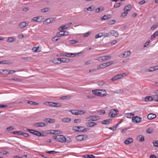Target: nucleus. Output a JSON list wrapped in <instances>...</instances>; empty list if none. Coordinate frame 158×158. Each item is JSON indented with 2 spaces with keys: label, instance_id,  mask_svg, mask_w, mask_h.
<instances>
[{
  "label": "nucleus",
  "instance_id": "f257e3e1",
  "mask_svg": "<svg viewBox=\"0 0 158 158\" xmlns=\"http://www.w3.org/2000/svg\"><path fill=\"white\" fill-rule=\"evenodd\" d=\"M92 92L94 94L98 96L103 97L106 95V91L103 89L93 90Z\"/></svg>",
  "mask_w": 158,
  "mask_h": 158
},
{
  "label": "nucleus",
  "instance_id": "f03ea898",
  "mask_svg": "<svg viewBox=\"0 0 158 158\" xmlns=\"http://www.w3.org/2000/svg\"><path fill=\"white\" fill-rule=\"evenodd\" d=\"M53 138L55 139L58 141L61 142H64L66 141V138L65 136L62 135H54L52 136Z\"/></svg>",
  "mask_w": 158,
  "mask_h": 158
},
{
  "label": "nucleus",
  "instance_id": "7ed1b4c3",
  "mask_svg": "<svg viewBox=\"0 0 158 158\" xmlns=\"http://www.w3.org/2000/svg\"><path fill=\"white\" fill-rule=\"evenodd\" d=\"M88 121H94L100 119V117L98 116H90L85 118Z\"/></svg>",
  "mask_w": 158,
  "mask_h": 158
},
{
  "label": "nucleus",
  "instance_id": "20e7f679",
  "mask_svg": "<svg viewBox=\"0 0 158 158\" xmlns=\"http://www.w3.org/2000/svg\"><path fill=\"white\" fill-rule=\"evenodd\" d=\"M110 36V34L109 33L106 32H100L97 34L95 36L96 39H98L100 37H109Z\"/></svg>",
  "mask_w": 158,
  "mask_h": 158
},
{
  "label": "nucleus",
  "instance_id": "39448f33",
  "mask_svg": "<svg viewBox=\"0 0 158 158\" xmlns=\"http://www.w3.org/2000/svg\"><path fill=\"white\" fill-rule=\"evenodd\" d=\"M118 112V111L115 109L111 110L109 112V115L111 117H114L117 115Z\"/></svg>",
  "mask_w": 158,
  "mask_h": 158
},
{
  "label": "nucleus",
  "instance_id": "423d86ee",
  "mask_svg": "<svg viewBox=\"0 0 158 158\" xmlns=\"http://www.w3.org/2000/svg\"><path fill=\"white\" fill-rule=\"evenodd\" d=\"M130 51H127L125 52L124 53H122L119 56L120 57H125L126 58L127 56H130L131 54Z\"/></svg>",
  "mask_w": 158,
  "mask_h": 158
},
{
  "label": "nucleus",
  "instance_id": "0eeeda50",
  "mask_svg": "<svg viewBox=\"0 0 158 158\" xmlns=\"http://www.w3.org/2000/svg\"><path fill=\"white\" fill-rule=\"evenodd\" d=\"M142 120V118L139 116H135L133 117L132 118V121L133 122L135 123H139Z\"/></svg>",
  "mask_w": 158,
  "mask_h": 158
},
{
  "label": "nucleus",
  "instance_id": "6e6552de",
  "mask_svg": "<svg viewBox=\"0 0 158 158\" xmlns=\"http://www.w3.org/2000/svg\"><path fill=\"white\" fill-rule=\"evenodd\" d=\"M45 126V124L43 122H40L38 123H35L33 124V126H36L37 127H44Z\"/></svg>",
  "mask_w": 158,
  "mask_h": 158
},
{
  "label": "nucleus",
  "instance_id": "1a4fd4ad",
  "mask_svg": "<svg viewBox=\"0 0 158 158\" xmlns=\"http://www.w3.org/2000/svg\"><path fill=\"white\" fill-rule=\"evenodd\" d=\"M110 34L115 37H118L119 36V34L117 31L115 30H111L110 31Z\"/></svg>",
  "mask_w": 158,
  "mask_h": 158
},
{
  "label": "nucleus",
  "instance_id": "9d476101",
  "mask_svg": "<svg viewBox=\"0 0 158 158\" xmlns=\"http://www.w3.org/2000/svg\"><path fill=\"white\" fill-rule=\"evenodd\" d=\"M1 71L2 72L0 71V74L2 73V72H8V73H7L5 72V74H12L15 72V71L14 70H9L6 69H2Z\"/></svg>",
  "mask_w": 158,
  "mask_h": 158
},
{
  "label": "nucleus",
  "instance_id": "9b49d317",
  "mask_svg": "<svg viewBox=\"0 0 158 158\" xmlns=\"http://www.w3.org/2000/svg\"><path fill=\"white\" fill-rule=\"evenodd\" d=\"M123 76L121 74H119L115 76L114 77H113L111 80L112 81H115L116 80L121 78V77H123Z\"/></svg>",
  "mask_w": 158,
  "mask_h": 158
},
{
  "label": "nucleus",
  "instance_id": "f8f14e48",
  "mask_svg": "<svg viewBox=\"0 0 158 158\" xmlns=\"http://www.w3.org/2000/svg\"><path fill=\"white\" fill-rule=\"evenodd\" d=\"M156 116V115L155 114L150 113L148 114L147 118L148 119L152 120L155 118Z\"/></svg>",
  "mask_w": 158,
  "mask_h": 158
},
{
  "label": "nucleus",
  "instance_id": "ddd939ff",
  "mask_svg": "<svg viewBox=\"0 0 158 158\" xmlns=\"http://www.w3.org/2000/svg\"><path fill=\"white\" fill-rule=\"evenodd\" d=\"M133 141L132 138H128L124 141V143L126 145H128L131 143L133 142Z\"/></svg>",
  "mask_w": 158,
  "mask_h": 158
},
{
  "label": "nucleus",
  "instance_id": "4468645a",
  "mask_svg": "<svg viewBox=\"0 0 158 158\" xmlns=\"http://www.w3.org/2000/svg\"><path fill=\"white\" fill-rule=\"evenodd\" d=\"M27 25L25 22H23L19 23L18 25V27L20 28H23L25 27Z\"/></svg>",
  "mask_w": 158,
  "mask_h": 158
},
{
  "label": "nucleus",
  "instance_id": "2eb2a0df",
  "mask_svg": "<svg viewBox=\"0 0 158 158\" xmlns=\"http://www.w3.org/2000/svg\"><path fill=\"white\" fill-rule=\"evenodd\" d=\"M68 33V32L61 31L60 32L57 33L56 35L60 38L61 36H64L65 35H67Z\"/></svg>",
  "mask_w": 158,
  "mask_h": 158
},
{
  "label": "nucleus",
  "instance_id": "dca6fc26",
  "mask_svg": "<svg viewBox=\"0 0 158 158\" xmlns=\"http://www.w3.org/2000/svg\"><path fill=\"white\" fill-rule=\"evenodd\" d=\"M44 121L49 123H53L55 122V120L53 118H46L44 119Z\"/></svg>",
  "mask_w": 158,
  "mask_h": 158
},
{
  "label": "nucleus",
  "instance_id": "f3484780",
  "mask_svg": "<svg viewBox=\"0 0 158 158\" xmlns=\"http://www.w3.org/2000/svg\"><path fill=\"white\" fill-rule=\"evenodd\" d=\"M97 123L95 122H87L86 123V125L88 127H94L96 125Z\"/></svg>",
  "mask_w": 158,
  "mask_h": 158
},
{
  "label": "nucleus",
  "instance_id": "a211bd4d",
  "mask_svg": "<svg viewBox=\"0 0 158 158\" xmlns=\"http://www.w3.org/2000/svg\"><path fill=\"white\" fill-rule=\"evenodd\" d=\"M111 18V16L110 14H108L107 15H105L102 17L101 18V20H108L110 19Z\"/></svg>",
  "mask_w": 158,
  "mask_h": 158
},
{
  "label": "nucleus",
  "instance_id": "6ab92c4d",
  "mask_svg": "<svg viewBox=\"0 0 158 158\" xmlns=\"http://www.w3.org/2000/svg\"><path fill=\"white\" fill-rule=\"evenodd\" d=\"M85 136L84 135H80L77 136L76 137V139L78 141H81L83 139H85L84 137Z\"/></svg>",
  "mask_w": 158,
  "mask_h": 158
},
{
  "label": "nucleus",
  "instance_id": "aec40b11",
  "mask_svg": "<svg viewBox=\"0 0 158 158\" xmlns=\"http://www.w3.org/2000/svg\"><path fill=\"white\" fill-rule=\"evenodd\" d=\"M24 102L26 103H28L30 105H37L39 104L38 103L34 102L31 101H28L26 100L24 101Z\"/></svg>",
  "mask_w": 158,
  "mask_h": 158
},
{
  "label": "nucleus",
  "instance_id": "412c9836",
  "mask_svg": "<svg viewBox=\"0 0 158 158\" xmlns=\"http://www.w3.org/2000/svg\"><path fill=\"white\" fill-rule=\"evenodd\" d=\"M59 60H60V62H59V64H60L62 62L68 63L70 61L69 59L65 58H60V59H59Z\"/></svg>",
  "mask_w": 158,
  "mask_h": 158
},
{
  "label": "nucleus",
  "instance_id": "4be33fe9",
  "mask_svg": "<svg viewBox=\"0 0 158 158\" xmlns=\"http://www.w3.org/2000/svg\"><path fill=\"white\" fill-rule=\"evenodd\" d=\"M131 9V6L130 5H129L125 6L124 8V10L128 12L130 11Z\"/></svg>",
  "mask_w": 158,
  "mask_h": 158
},
{
  "label": "nucleus",
  "instance_id": "5701e85b",
  "mask_svg": "<svg viewBox=\"0 0 158 158\" xmlns=\"http://www.w3.org/2000/svg\"><path fill=\"white\" fill-rule=\"evenodd\" d=\"M111 121V119L104 120L102 122V123L103 124H108L110 123Z\"/></svg>",
  "mask_w": 158,
  "mask_h": 158
},
{
  "label": "nucleus",
  "instance_id": "b1692460",
  "mask_svg": "<svg viewBox=\"0 0 158 158\" xmlns=\"http://www.w3.org/2000/svg\"><path fill=\"white\" fill-rule=\"evenodd\" d=\"M16 39L14 37H9L7 39L6 41L8 42L11 43L15 41Z\"/></svg>",
  "mask_w": 158,
  "mask_h": 158
},
{
  "label": "nucleus",
  "instance_id": "393cba45",
  "mask_svg": "<svg viewBox=\"0 0 158 158\" xmlns=\"http://www.w3.org/2000/svg\"><path fill=\"white\" fill-rule=\"evenodd\" d=\"M83 157L84 158H95V156L92 154H86L83 155Z\"/></svg>",
  "mask_w": 158,
  "mask_h": 158
},
{
  "label": "nucleus",
  "instance_id": "a878e982",
  "mask_svg": "<svg viewBox=\"0 0 158 158\" xmlns=\"http://www.w3.org/2000/svg\"><path fill=\"white\" fill-rule=\"evenodd\" d=\"M153 100H154V97H153L151 96H147L145 98V101L146 102L151 101Z\"/></svg>",
  "mask_w": 158,
  "mask_h": 158
},
{
  "label": "nucleus",
  "instance_id": "bb28decb",
  "mask_svg": "<svg viewBox=\"0 0 158 158\" xmlns=\"http://www.w3.org/2000/svg\"><path fill=\"white\" fill-rule=\"evenodd\" d=\"M154 100L155 101L158 102V90L156 91L155 94L154 95Z\"/></svg>",
  "mask_w": 158,
  "mask_h": 158
},
{
  "label": "nucleus",
  "instance_id": "cd10ccee",
  "mask_svg": "<svg viewBox=\"0 0 158 158\" xmlns=\"http://www.w3.org/2000/svg\"><path fill=\"white\" fill-rule=\"evenodd\" d=\"M54 104H55V102H45V104L46 105L53 107H54L55 106Z\"/></svg>",
  "mask_w": 158,
  "mask_h": 158
},
{
  "label": "nucleus",
  "instance_id": "c85d7f7f",
  "mask_svg": "<svg viewBox=\"0 0 158 158\" xmlns=\"http://www.w3.org/2000/svg\"><path fill=\"white\" fill-rule=\"evenodd\" d=\"M68 28V25L66 24L64 25H62L59 28V31H61L64 29H66Z\"/></svg>",
  "mask_w": 158,
  "mask_h": 158
},
{
  "label": "nucleus",
  "instance_id": "c756f323",
  "mask_svg": "<svg viewBox=\"0 0 158 158\" xmlns=\"http://www.w3.org/2000/svg\"><path fill=\"white\" fill-rule=\"evenodd\" d=\"M50 133L52 134H58L60 133V131L59 130H51Z\"/></svg>",
  "mask_w": 158,
  "mask_h": 158
},
{
  "label": "nucleus",
  "instance_id": "7c9ffc66",
  "mask_svg": "<svg viewBox=\"0 0 158 158\" xmlns=\"http://www.w3.org/2000/svg\"><path fill=\"white\" fill-rule=\"evenodd\" d=\"M81 127H83L74 126L73 127V130L75 132L79 131V128Z\"/></svg>",
  "mask_w": 158,
  "mask_h": 158
},
{
  "label": "nucleus",
  "instance_id": "2f4dec72",
  "mask_svg": "<svg viewBox=\"0 0 158 158\" xmlns=\"http://www.w3.org/2000/svg\"><path fill=\"white\" fill-rule=\"evenodd\" d=\"M33 132V134L37 136H42L41 133L37 131L34 130V131Z\"/></svg>",
  "mask_w": 158,
  "mask_h": 158
},
{
  "label": "nucleus",
  "instance_id": "473e14b6",
  "mask_svg": "<svg viewBox=\"0 0 158 158\" xmlns=\"http://www.w3.org/2000/svg\"><path fill=\"white\" fill-rule=\"evenodd\" d=\"M62 121L63 122L67 123L71 121V119L68 118H64L62 119Z\"/></svg>",
  "mask_w": 158,
  "mask_h": 158
},
{
  "label": "nucleus",
  "instance_id": "72a5a7b5",
  "mask_svg": "<svg viewBox=\"0 0 158 158\" xmlns=\"http://www.w3.org/2000/svg\"><path fill=\"white\" fill-rule=\"evenodd\" d=\"M86 111L83 110H78L77 115H81L84 114L86 113Z\"/></svg>",
  "mask_w": 158,
  "mask_h": 158
},
{
  "label": "nucleus",
  "instance_id": "f704fd0d",
  "mask_svg": "<svg viewBox=\"0 0 158 158\" xmlns=\"http://www.w3.org/2000/svg\"><path fill=\"white\" fill-rule=\"evenodd\" d=\"M134 115V114L131 113H127L125 115L126 117L127 118H131Z\"/></svg>",
  "mask_w": 158,
  "mask_h": 158
},
{
  "label": "nucleus",
  "instance_id": "c9c22d12",
  "mask_svg": "<svg viewBox=\"0 0 158 158\" xmlns=\"http://www.w3.org/2000/svg\"><path fill=\"white\" fill-rule=\"evenodd\" d=\"M39 48V47H34L32 48V50L33 52H39V51L38 50Z\"/></svg>",
  "mask_w": 158,
  "mask_h": 158
},
{
  "label": "nucleus",
  "instance_id": "e433bc0d",
  "mask_svg": "<svg viewBox=\"0 0 158 158\" xmlns=\"http://www.w3.org/2000/svg\"><path fill=\"white\" fill-rule=\"evenodd\" d=\"M158 35V30L155 32L151 36V39H153Z\"/></svg>",
  "mask_w": 158,
  "mask_h": 158
},
{
  "label": "nucleus",
  "instance_id": "4c0bfd02",
  "mask_svg": "<svg viewBox=\"0 0 158 158\" xmlns=\"http://www.w3.org/2000/svg\"><path fill=\"white\" fill-rule=\"evenodd\" d=\"M77 111L78 110H70V112L72 114L77 115Z\"/></svg>",
  "mask_w": 158,
  "mask_h": 158
},
{
  "label": "nucleus",
  "instance_id": "58836bf2",
  "mask_svg": "<svg viewBox=\"0 0 158 158\" xmlns=\"http://www.w3.org/2000/svg\"><path fill=\"white\" fill-rule=\"evenodd\" d=\"M71 96L70 95H67L66 96H64L63 97H61L60 98V99L62 100H65L66 99H69L70 98Z\"/></svg>",
  "mask_w": 158,
  "mask_h": 158
},
{
  "label": "nucleus",
  "instance_id": "ea45409f",
  "mask_svg": "<svg viewBox=\"0 0 158 158\" xmlns=\"http://www.w3.org/2000/svg\"><path fill=\"white\" fill-rule=\"evenodd\" d=\"M50 10V8L47 7L42 9L41 10V11L43 12H48Z\"/></svg>",
  "mask_w": 158,
  "mask_h": 158
},
{
  "label": "nucleus",
  "instance_id": "a19ab883",
  "mask_svg": "<svg viewBox=\"0 0 158 158\" xmlns=\"http://www.w3.org/2000/svg\"><path fill=\"white\" fill-rule=\"evenodd\" d=\"M83 127H81L80 128H79V132H85L87 131V128H85L83 129H82Z\"/></svg>",
  "mask_w": 158,
  "mask_h": 158
},
{
  "label": "nucleus",
  "instance_id": "79ce46f5",
  "mask_svg": "<svg viewBox=\"0 0 158 158\" xmlns=\"http://www.w3.org/2000/svg\"><path fill=\"white\" fill-rule=\"evenodd\" d=\"M78 42V41L76 40H70L69 41V43L70 44H74Z\"/></svg>",
  "mask_w": 158,
  "mask_h": 158
},
{
  "label": "nucleus",
  "instance_id": "37998d69",
  "mask_svg": "<svg viewBox=\"0 0 158 158\" xmlns=\"http://www.w3.org/2000/svg\"><path fill=\"white\" fill-rule=\"evenodd\" d=\"M153 131V129L152 128H148L146 132L150 134L152 133Z\"/></svg>",
  "mask_w": 158,
  "mask_h": 158
},
{
  "label": "nucleus",
  "instance_id": "c03bdc74",
  "mask_svg": "<svg viewBox=\"0 0 158 158\" xmlns=\"http://www.w3.org/2000/svg\"><path fill=\"white\" fill-rule=\"evenodd\" d=\"M106 67H107L113 63V61H111L109 62L104 63Z\"/></svg>",
  "mask_w": 158,
  "mask_h": 158
},
{
  "label": "nucleus",
  "instance_id": "a18cd8bd",
  "mask_svg": "<svg viewBox=\"0 0 158 158\" xmlns=\"http://www.w3.org/2000/svg\"><path fill=\"white\" fill-rule=\"evenodd\" d=\"M158 26V22L154 24L151 27V30H153L155 28Z\"/></svg>",
  "mask_w": 158,
  "mask_h": 158
},
{
  "label": "nucleus",
  "instance_id": "49530a36",
  "mask_svg": "<svg viewBox=\"0 0 158 158\" xmlns=\"http://www.w3.org/2000/svg\"><path fill=\"white\" fill-rule=\"evenodd\" d=\"M46 153L50 154H55L57 152L54 151H46Z\"/></svg>",
  "mask_w": 158,
  "mask_h": 158
},
{
  "label": "nucleus",
  "instance_id": "de8ad7c7",
  "mask_svg": "<svg viewBox=\"0 0 158 158\" xmlns=\"http://www.w3.org/2000/svg\"><path fill=\"white\" fill-rule=\"evenodd\" d=\"M22 132V131H14L12 132L11 133H13L14 134H18V135H21V133Z\"/></svg>",
  "mask_w": 158,
  "mask_h": 158
},
{
  "label": "nucleus",
  "instance_id": "09e8293b",
  "mask_svg": "<svg viewBox=\"0 0 158 158\" xmlns=\"http://www.w3.org/2000/svg\"><path fill=\"white\" fill-rule=\"evenodd\" d=\"M60 39V38L59 37H58V36L56 35L53 38L52 40L53 41H55L56 42L57 41Z\"/></svg>",
  "mask_w": 158,
  "mask_h": 158
},
{
  "label": "nucleus",
  "instance_id": "8fccbe9b",
  "mask_svg": "<svg viewBox=\"0 0 158 158\" xmlns=\"http://www.w3.org/2000/svg\"><path fill=\"white\" fill-rule=\"evenodd\" d=\"M118 123L115 125H114V128H112L111 127H110L109 128V129H110V130H111L113 131H114L117 128V126L118 125Z\"/></svg>",
  "mask_w": 158,
  "mask_h": 158
},
{
  "label": "nucleus",
  "instance_id": "3c124183",
  "mask_svg": "<svg viewBox=\"0 0 158 158\" xmlns=\"http://www.w3.org/2000/svg\"><path fill=\"white\" fill-rule=\"evenodd\" d=\"M103 10V8H102V9H101V8L100 7H98L97 8L96 10H95V12L97 13H98L99 12L102 11Z\"/></svg>",
  "mask_w": 158,
  "mask_h": 158
},
{
  "label": "nucleus",
  "instance_id": "603ef678",
  "mask_svg": "<svg viewBox=\"0 0 158 158\" xmlns=\"http://www.w3.org/2000/svg\"><path fill=\"white\" fill-rule=\"evenodd\" d=\"M152 143L155 147H158V141H153Z\"/></svg>",
  "mask_w": 158,
  "mask_h": 158
},
{
  "label": "nucleus",
  "instance_id": "864d4df0",
  "mask_svg": "<svg viewBox=\"0 0 158 158\" xmlns=\"http://www.w3.org/2000/svg\"><path fill=\"white\" fill-rule=\"evenodd\" d=\"M21 135H23L25 137H27L29 136V134L28 133H24L22 131Z\"/></svg>",
  "mask_w": 158,
  "mask_h": 158
},
{
  "label": "nucleus",
  "instance_id": "5fc2aeb1",
  "mask_svg": "<svg viewBox=\"0 0 158 158\" xmlns=\"http://www.w3.org/2000/svg\"><path fill=\"white\" fill-rule=\"evenodd\" d=\"M81 119H77L74 120V122L75 123H80L81 122Z\"/></svg>",
  "mask_w": 158,
  "mask_h": 158
},
{
  "label": "nucleus",
  "instance_id": "6e6d98bb",
  "mask_svg": "<svg viewBox=\"0 0 158 158\" xmlns=\"http://www.w3.org/2000/svg\"><path fill=\"white\" fill-rule=\"evenodd\" d=\"M14 129V128L13 127V126H10L9 127H8L6 128V129L8 131H10Z\"/></svg>",
  "mask_w": 158,
  "mask_h": 158
},
{
  "label": "nucleus",
  "instance_id": "4d7b16f0",
  "mask_svg": "<svg viewBox=\"0 0 158 158\" xmlns=\"http://www.w3.org/2000/svg\"><path fill=\"white\" fill-rule=\"evenodd\" d=\"M123 92V91L120 89H119L116 90L114 92V93L117 94H122Z\"/></svg>",
  "mask_w": 158,
  "mask_h": 158
},
{
  "label": "nucleus",
  "instance_id": "13d9d810",
  "mask_svg": "<svg viewBox=\"0 0 158 158\" xmlns=\"http://www.w3.org/2000/svg\"><path fill=\"white\" fill-rule=\"evenodd\" d=\"M115 20H113L111 21H110L108 23V24L110 25H112L115 22Z\"/></svg>",
  "mask_w": 158,
  "mask_h": 158
},
{
  "label": "nucleus",
  "instance_id": "bf43d9fd",
  "mask_svg": "<svg viewBox=\"0 0 158 158\" xmlns=\"http://www.w3.org/2000/svg\"><path fill=\"white\" fill-rule=\"evenodd\" d=\"M72 141V140L71 138H66V141H65V142H66L67 143H69Z\"/></svg>",
  "mask_w": 158,
  "mask_h": 158
},
{
  "label": "nucleus",
  "instance_id": "052dcab7",
  "mask_svg": "<svg viewBox=\"0 0 158 158\" xmlns=\"http://www.w3.org/2000/svg\"><path fill=\"white\" fill-rule=\"evenodd\" d=\"M54 104L55 105L54 107H59V106H61L62 105L61 104L59 103L55 102V104Z\"/></svg>",
  "mask_w": 158,
  "mask_h": 158
},
{
  "label": "nucleus",
  "instance_id": "680f3d73",
  "mask_svg": "<svg viewBox=\"0 0 158 158\" xmlns=\"http://www.w3.org/2000/svg\"><path fill=\"white\" fill-rule=\"evenodd\" d=\"M46 19L45 21L46 22V23H52V21H51V20H50V19Z\"/></svg>",
  "mask_w": 158,
  "mask_h": 158
},
{
  "label": "nucleus",
  "instance_id": "e2e57ef3",
  "mask_svg": "<svg viewBox=\"0 0 158 158\" xmlns=\"http://www.w3.org/2000/svg\"><path fill=\"white\" fill-rule=\"evenodd\" d=\"M99 112L100 113V114H102L105 113V111L104 110H99Z\"/></svg>",
  "mask_w": 158,
  "mask_h": 158
},
{
  "label": "nucleus",
  "instance_id": "0e129e2a",
  "mask_svg": "<svg viewBox=\"0 0 158 158\" xmlns=\"http://www.w3.org/2000/svg\"><path fill=\"white\" fill-rule=\"evenodd\" d=\"M128 14V12L125 11L123 13L121 14V17H125Z\"/></svg>",
  "mask_w": 158,
  "mask_h": 158
},
{
  "label": "nucleus",
  "instance_id": "69168bd1",
  "mask_svg": "<svg viewBox=\"0 0 158 158\" xmlns=\"http://www.w3.org/2000/svg\"><path fill=\"white\" fill-rule=\"evenodd\" d=\"M93 61H87L85 62V65H88L92 64L93 63Z\"/></svg>",
  "mask_w": 158,
  "mask_h": 158
},
{
  "label": "nucleus",
  "instance_id": "338daca9",
  "mask_svg": "<svg viewBox=\"0 0 158 158\" xmlns=\"http://www.w3.org/2000/svg\"><path fill=\"white\" fill-rule=\"evenodd\" d=\"M121 3H118L116 4L115 5H114V8H118V7H119L120 6Z\"/></svg>",
  "mask_w": 158,
  "mask_h": 158
},
{
  "label": "nucleus",
  "instance_id": "774afa93",
  "mask_svg": "<svg viewBox=\"0 0 158 158\" xmlns=\"http://www.w3.org/2000/svg\"><path fill=\"white\" fill-rule=\"evenodd\" d=\"M39 19V17H36L33 18V20L35 22H39L38 19Z\"/></svg>",
  "mask_w": 158,
  "mask_h": 158
}]
</instances>
